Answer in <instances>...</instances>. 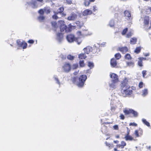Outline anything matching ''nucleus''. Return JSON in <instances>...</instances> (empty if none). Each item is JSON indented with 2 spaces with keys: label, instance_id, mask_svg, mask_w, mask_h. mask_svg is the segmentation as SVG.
Returning <instances> with one entry per match:
<instances>
[{
  "label": "nucleus",
  "instance_id": "nucleus-17",
  "mask_svg": "<svg viewBox=\"0 0 151 151\" xmlns=\"http://www.w3.org/2000/svg\"><path fill=\"white\" fill-rule=\"evenodd\" d=\"M82 30L84 32V31L86 32L85 33H83L86 36L91 35L92 34V33L91 32H89L88 31V30L86 28H83Z\"/></svg>",
  "mask_w": 151,
  "mask_h": 151
},
{
  "label": "nucleus",
  "instance_id": "nucleus-57",
  "mask_svg": "<svg viewBox=\"0 0 151 151\" xmlns=\"http://www.w3.org/2000/svg\"><path fill=\"white\" fill-rule=\"evenodd\" d=\"M91 73V71L90 70H89V69L87 70H86V73H89V74Z\"/></svg>",
  "mask_w": 151,
  "mask_h": 151
},
{
  "label": "nucleus",
  "instance_id": "nucleus-45",
  "mask_svg": "<svg viewBox=\"0 0 151 151\" xmlns=\"http://www.w3.org/2000/svg\"><path fill=\"white\" fill-rule=\"evenodd\" d=\"M146 70H144L142 72V74L143 78H145V76L146 75Z\"/></svg>",
  "mask_w": 151,
  "mask_h": 151
},
{
  "label": "nucleus",
  "instance_id": "nucleus-46",
  "mask_svg": "<svg viewBox=\"0 0 151 151\" xmlns=\"http://www.w3.org/2000/svg\"><path fill=\"white\" fill-rule=\"evenodd\" d=\"M132 33L131 32H129L127 35V37L129 38L132 35Z\"/></svg>",
  "mask_w": 151,
  "mask_h": 151
},
{
  "label": "nucleus",
  "instance_id": "nucleus-11",
  "mask_svg": "<svg viewBox=\"0 0 151 151\" xmlns=\"http://www.w3.org/2000/svg\"><path fill=\"white\" fill-rule=\"evenodd\" d=\"M125 16L127 17V19L129 20H131L132 18L131 17L130 12L128 11H125L124 12Z\"/></svg>",
  "mask_w": 151,
  "mask_h": 151
},
{
  "label": "nucleus",
  "instance_id": "nucleus-13",
  "mask_svg": "<svg viewBox=\"0 0 151 151\" xmlns=\"http://www.w3.org/2000/svg\"><path fill=\"white\" fill-rule=\"evenodd\" d=\"M110 64L111 67H115L117 65L116 59L114 58L111 59L110 61Z\"/></svg>",
  "mask_w": 151,
  "mask_h": 151
},
{
  "label": "nucleus",
  "instance_id": "nucleus-44",
  "mask_svg": "<svg viewBox=\"0 0 151 151\" xmlns=\"http://www.w3.org/2000/svg\"><path fill=\"white\" fill-rule=\"evenodd\" d=\"M38 18L40 21H42L44 20L45 17L43 16H40L38 17Z\"/></svg>",
  "mask_w": 151,
  "mask_h": 151
},
{
  "label": "nucleus",
  "instance_id": "nucleus-6",
  "mask_svg": "<svg viewBox=\"0 0 151 151\" xmlns=\"http://www.w3.org/2000/svg\"><path fill=\"white\" fill-rule=\"evenodd\" d=\"M56 39L59 43L62 42L63 40V37L62 33L58 32L56 34Z\"/></svg>",
  "mask_w": 151,
  "mask_h": 151
},
{
  "label": "nucleus",
  "instance_id": "nucleus-2",
  "mask_svg": "<svg viewBox=\"0 0 151 151\" xmlns=\"http://www.w3.org/2000/svg\"><path fill=\"white\" fill-rule=\"evenodd\" d=\"M58 24L60 25V31L62 32H69L71 30V28L70 27H67L65 24V22L62 20L58 21Z\"/></svg>",
  "mask_w": 151,
  "mask_h": 151
},
{
  "label": "nucleus",
  "instance_id": "nucleus-33",
  "mask_svg": "<svg viewBox=\"0 0 151 151\" xmlns=\"http://www.w3.org/2000/svg\"><path fill=\"white\" fill-rule=\"evenodd\" d=\"M127 66L129 67H133L134 65V63L132 62H127Z\"/></svg>",
  "mask_w": 151,
  "mask_h": 151
},
{
  "label": "nucleus",
  "instance_id": "nucleus-19",
  "mask_svg": "<svg viewBox=\"0 0 151 151\" xmlns=\"http://www.w3.org/2000/svg\"><path fill=\"white\" fill-rule=\"evenodd\" d=\"M125 139L126 141L128 140H132L133 139V138L132 137L128 135V134H127L125 136Z\"/></svg>",
  "mask_w": 151,
  "mask_h": 151
},
{
  "label": "nucleus",
  "instance_id": "nucleus-41",
  "mask_svg": "<svg viewBox=\"0 0 151 151\" xmlns=\"http://www.w3.org/2000/svg\"><path fill=\"white\" fill-rule=\"evenodd\" d=\"M51 24L52 26L54 27H56L57 26V24L55 22H51Z\"/></svg>",
  "mask_w": 151,
  "mask_h": 151
},
{
  "label": "nucleus",
  "instance_id": "nucleus-21",
  "mask_svg": "<svg viewBox=\"0 0 151 151\" xmlns=\"http://www.w3.org/2000/svg\"><path fill=\"white\" fill-rule=\"evenodd\" d=\"M115 24L114 20V19H112L111 20L109 23V25L111 27H114Z\"/></svg>",
  "mask_w": 151,
  "mask_h": 151
},
{
  "label": "nucleus",
  "instance_id": "nucleus-34",
  "mask_svg": "<svg viewBox=\"0 0 151 151\" xmlns=\"http://www.w3.org/2000/svg\"><path fill=\"white\" fill-rule=\"evenodd\" d=\"M80 66L81 67H83L84 66L85 64L83 60H80L79 62Z\"/></svg>",
  "mask_w": 151,
  "mask_h": 151
},
{
  "label": "nucleus",
  "instance_id": "nucleus-16",
  "mask_svg": "<svg viewBox=\"0 0 151 151\" xmlns=\"http://www.w3.org/2000/svg\"><path fill=\"white\" fill-rule=\"evenodd\" d=\"M92 13V11L89 9H86L83 12V14L84 16H86L90 15Z\"/></svg>",
  "mask_w": 151,
  "mask_h": 151
},
{
  "label": "nucleus",
  "instance_id": "nucleus-28",
  "mask_svg": "<svg viewBox=\"0 0 151 151\" xmlns=\"http://www.w3.org/2000/svg\"><path fill=\"white\" fill-rule=\"evenodd\" d=\"M132 109H125L124 110V112L126 115H128L131 113Z\"/></svg>",
  "mask_w": 151,
  "mask_h": 151
},
{
  "label": "nucleus",
  "instance_id": "nucleus-64",
  "mask_svg": "<svg viewBox=\"0 0 151 151\" xmlns=\"http://www.w3.org/2000/svg\"><path fill=\"white\" fill-rule=\"evenodd\" d=\"M145 56H147L149 55V53H145L144 55Z\"/></svg>",
  "mask_w": 151,
  "mask_h": 151
},
{
  "label": "nucleus",
  "instance_id": "nucleus-60",
  "mask_svg": "<svg viewBox=\"0 0 151 151\" xmlns=\"http://www.w3.org/2000/svg\"><path fill=\"white\" fill-rule=\"evenodd\" d=\"M77 66H78V65H76V64L73 65V69L76 68H77Z\"/></svg>",
  "mask_w": 151,
  "mask_h": 151
},
{
  "label": "nucleus",
  "instance_id": "nucleus-7",
  "mask_svg": "<svg viewBox=\"0 0 151 151\" xmlns=\"http://www.w3.org/2000/svg\"><path fill=\"white\" fill-rule=\"evenodd\" d=\"M66 39L68 42L70 43L73 42L75 39L74 35L72 34L68 35Z\"/></svg>",
  "mask_w": 151,
  "mask_h": 151
},
{
  "label": "nucleus",
  "instance_id": "nucleus-43",
  "mask_svg": "<svg viewBox=\"0 0 151 151\" xmlns=\"http://www.w3.org/2000/svg\"><path fill=\"white\" fill-rule=\"evenodd\" d=\"M128 29L127 28H126L125 29H124L122 32V34L123 35H124L127 32V31Z\"/></svg>",
  "mask_w": 151,
  "mask_h": 151
},
{
  "label": "nucleus",
  "instance_id": "nucleus-29",
  "mask_svg": "<svg viewBox=\"0 0 151 151\" xmlns=\"http://www.w3.org/2000/svg\"><path fill=\"white\" fill-rule=\"evenodd\" d=\"M131 113L133 115L134 117H136L138 116V113L137 112L135 111L133 109H132Z\"/></svg>",
  "mask_w": 151,
  "mask_h": 151
},
{
  "label": "nucleus",
  "instance_id": "nucleus-4",
  "mask_svg": "<svg viewBox=\"0 0 151 151\" xmlns=\"http://www.w3.org/2000/svg\"><path fill=\"white\" fill-rule=\"evenodd\" d=\"M62 68L63 71L66 73L69 72L71 70L70 65L69 63H64L62 66Z\"/></svg>",
  "mask_w": 151,
  "mask_h": 151
},
{
  "label": "nucleus",
  "instance_id": "nucleus-53",
  "mask_svg": "<svg viewBox=\"0 0 151 151\" xmlns=\"http://www.w3.org/2000/svg\"><path fill=\"white\" fill-rule=\"evenodd\" d=\"M114 128L115 130H118V127L117 125H115L113 127Z\"/></svg>",
  "mask_w": 151,
  "mask_h": 151
},
{
  "label": "nucleus",
  "instance_id": "nucleus-59",
  "mask_svg": "<svg viewBox=\"0 0 151 151\" xmlns=\"http://www.w3.org/2000/svg\"><path fill=\"white\" fill-rule=\"evenodd\" d=\"M93 10L94 11H95L97 10L96 7V6H93Z\"/></svg>",
  "mask_w": 151,
  "mask_h": 151
},
{
  "label": "nucleus",
  "instance_id": "nucleus-8",
  "mask_svg": "<svg viewBox=\"0 0 151 151\" xmlns=\"http://www.w3.org/2000/svg\"><path fill=\"white\" fill-rule=\"evenodd\" d=\"M77 17L76 14L72 13L68 17L67 19L68 20H74L76 19Z\"/></svg>",
  "mask_w": 151,
  "mask_h": 151
},
{
  "label": "nucleus",
  "instance_id": "nucleus-30",
  "mask_svg": "<svg viewBox=\"0 0 151 151\" xmlns=\"http://www.w3.org/2000/svg\"><path fill=\"white\" fill-rule=\"evenodd\" d=\"M54 78L55 80V81H56V83L58 84L59 86H60V83L58 79L57 76H54Z\"/></svg>",
  "mask_w": 151,
  "mask_h": 151
},
{
  "label": "nucleus",
  "instance_id": "nucleus-35",
  "mask_svg": "<svg viewBox=\"0 0 151 151\" xmlns=\"http://www.w3.org/2000/svg\"><path fill=\"white\" fill-rule=\"evenodd\" d=\"M89 0H85L84 2V4L86 6H88L90 4V2Z\"/></svg>",
  "mask_w": 151,
  "mask_h": 151
},
{
  "label": "nucleus",
  "instance_id": "nucleus-40",
  "mask_svg": "<svg viewBox=\"0 0 151 151\" xmlns=\"http://www.w3.org/2000/svg\"><path fill=\"white\" fill-rule=\"evenodd\" d=\"M45 12L46 14H48L50 13V11L49 8H44Z\"/></svg>",
  "mask_w": 151,
  "mask_h": 151
},
{
  "label": "nucleus",
  "instance_id": "nucleus-58",
  "mask_svg": "<svg viewBox=\"0 0 151 151\" xmlns=\"http://www.w3.org/2000/svg\"><path fill=\"white\" fill-rule=\"evenodd\" d=\"M115 107H112V106H111V110L112 111H114V110H115Z\"/></svg>",
  "mask_w": 151,
  "mask_h": 151
},
{
  "label": "nucleus",
  "instance_id": "nucleus-15",
  "mask_svg": "<svg viewBox=\"0 0 151 151\" xmlns=\"http://www.w3.org/2000/svg\"><path fill=\"white\" fill-rule=\"evenodd\" d=\"M118 50L123 53H125L127 52L128 50V48L126 47H119L118 48Z\"/></svg>",
  "mask_w": 151,
  "mask_h": 151
},
{
  "label": "nucleus",
  "instance_id": "nucleus-55",
  "mask_svg": "<svg viewBox=\"0 0 151 151\" xmlns=\"http://www.w3.org/2000/svg\"><path fill=\"white\" fill-rule=\"evenodd\" d=\"M61 57L63 59H64L66 58V56L65 55H60Z\"/></svg>",
  "mask_w": 151,
  "mask_h": 151
},
{
  "label": "nucleus",
  "instance_id": "nucleus-10",
  "mask_svg": "<svg viewBox=\"0 0 151 151\" xmlns=\"http://www.w3.org/2000/svg\"><path fill=\"white\" fill-rule=\"evenodd\" d=\"M29 5L33 8H36L38 7V5L37 4V2L36 1H32L30 2L29 3Z\"/></svg>",
  "mask_w": 151,
  "mask_h": 151
},
{
  "label": "nucleus",
  "instance_id": "nucleus-48",
  "mask_svg": "<svg viewBox=\"0 0 151 151\" xmlns=\"http://www.w3.org/2000/svg\"><path fill=\"white\" fill-rule=\"evenodd\" d=\"M120 119L122 120H124V116L122 114H121L120 116Z\"/></svg>",
  "mask_w": 151,
  "mask_h": 151
},
{
  "label": "nucleus",
  "instance_id": "nucleus-14",
  "mask_svg": "<svg viewBox=\"0 0 151 151\" xmlns=\"http://www.w3.org/2000/svg\"><path fill=\"white\" fill-rule=\"evenodd\" d=\"M92 48L90 46H87L83 49L85 53L88 54L89 52L92 51Z\"/></svg>",
  "mask_w": 151,
  "mask_h": 151
},
{
  "label": "nucleus",
  "instance_id": "nucleus-23",
  "mask_svg": "<svg viewBox=\"0 0 151 151\" xmlns=\"http://www.w3.org/2000/svg\"><path fill=\"white\" fill-rule=\"evenodd\" d=\"M142 121L144 124H145L147 127H149L150 126V123L147 121L145 119H142Z\"/></svg>",
  "mask_w": 151,
  "mask_h": 151
},
{
  "label": "nucleus",
  "instance_id": "nucleus-62",
  "mask_svg": "<svg viewBox=\"0 0 151 151\" xmlns=\"http://www.w3.org/2000/svg\"><path fill=\"white\" fill-rule=\"evenodd\" d=\"M77 34L78 35H81V31H78L77 32Z\"/></svg>",
  "mask_w": 151,
  "mask_h": 151
},
{
  "label": "nucleus",
  "instance_id": "nucleus-51",
  "mask_svg": "<svg viewBox=\"0 0 151 151\" xmlns=\"http://www.w3.org/2000/svg\"><path fill=\"white\" fill-rule=\"evenodd\" d=\"M76 42L78 45H79L81 42V40L80 39H78L76 40Z\"/></svg>",
  "mask_w": 151,
  "mask_h": 151
},
{
  "label": "nucleus",
  "instance_id": "nucleus-37",
  "mask_svg": "<svg viewBox=\"0 0 151 151\" xmlns=\"http://www.w3.org/2000/svg\"><path fill=\"white\" fill-rule=\"evenodd\" d=\"M115 56L117 59H119L121 57V55L119 53H117L115 54Z\"/></svg>",
  "mask_w": 151,
  "mask_h": 151
},
{
  "label": "nucleus",
  "instance_id": "nucleus-38",
  "mask_svg": "<svg viewBox=\"0 0 151 151\" xmlns=\"http://www.w3.org/2000/svg\"><path fill=\"white\" fill-rule=\"evenodd\" d=\"M64 10V8L62 7H60L58 10V13H61L63 12Z\"/></svg>",
  "mask_w": 151,
  "mask_h": 151
},
{
  "label": "nucleus",
  "instance_id": "nucleus-32",
  "mask_svg": "<svg viewBox=\"0 0 151 151\" xmlns=\"http://www.w3.org/2000/svg\"><path fill=\"white\" fill-rule=\"evenodd\" d=\"M125 59L128 60H130L132 58L130 55L129 54H127L125 55Z\"/></svg>",
  "mask_w": 151,
  "mask_h": 151
},
{
  "label": "nucleus",
  "instance_id": "nucleus-54",
  "mask_svg": "<svg viewBox=\"0 0 151 151\" xmlns=\"http://www.w3.org/2000/svg\"><path fill=\"white\" fill-rule=\"evenodd\" d=\"M52 18L53 19H57L58 18V17L56 15H53L52 16Z\"/></svg>",
  "mask_w": 151,
  "mask_h": 151
},
{
  "label": "nucleus",
  "instance_id": "nucleus-12",
  "mask_svg": "<svg viewBox=\"0 0 151 151\" xmlns=\"http://www.w3.org/2000/svg\"><path fill=\"white\" fill-rule=\"evenodd\" d=\"M111 78L112 79L111 80H114L115 82H118L117 75L115 73H112L110 75Z\"/></svg>",
  "mask_w": 151,
  "mask_h": 151
},
{
  "label": "nucleus",
  "instance_id": "nucleus-39",
  "mask_svg": "<svg viewBox=\"0 0 151 151\" xmlns=\"http://www.w3.org/2000/svg\"><path fill=\"white\" fill-rule=\"evenodd\" d=\"M140 47H137L135 50L134 52L137 53H138L140 52Z\"/></svg>",
  "mask_w": 151,
  "mask_h": 151
},
{
  "label": "nucleus",
  "instance_id": "nucleus-26",
  "mask_svg": "<svg viewBox=\"0 0 151 151\" xmlns=\"http://www.w3.org/2000/svg\"><path fill=\"white\" fill-rule=\"evenodd\" d=\"M88 66L91 69L93 68L94 65L93 62L89 61L88 62Z\"/></svg>",
  "mask_w": 151,
  "mask_h": 151
},
{
  "label": "nucleus",
  "instance_id": "nucleus-56",
  "mask_svg": "<svg viewBox=\"0 0 151 151\" xmlns=\"http://www.w3.org/2000/svg\"><path fill=\"white\" fill-rule=\"evenodd\" d=\"M28 42L29 43L33 44L34 42V41L32 40H29L28 41Z\"/></svg>",
  "mask_w": 151,
  "mask_h": 151
},
{
  "label": "nucleus",
  "instance_id": "nucleus-52",
  "mask_svg": "<svg viewBox=\"0 0 151 151\" xmlns=\"http://www.w3.org/2000/svg\"><path fill=\"white\" fill-rule=\"evenodd\" d=\"M135 134L136 135L137 137H138L139 136V135L138 133V131L137 130H136L134 132Z\"/></svg>",
  "mask_w": 151,
  "mask_h": 151
},
{
  "label": "nucleus",
  "instance_id": "nucleus-3",
  "mask_svg": "<svg viewBox=\"0 0 151 151\" xmlns=\"http://www.w3.org/2000/svg\"><path fill=\"white\" fill-rule=\"evenodd\" d=\"M87 78V76L85 75L80 76L79 78V82L77 84V86L79 87H83Z\"/></svg>",
  "mask_w": 151,
  "mask_h": 151
},
{
  "label": "nucleus",
  "instance_id": "nucleus-20",
  "mask_svg": "<svg viewBox=\"0 0 151 151\" xmlns=\"http://www.w3.org/2000/svg\"><path fill=\"white\" fill-rule=\"evenodd\" d=\"M126 145V142L123 141H122L121 142V144L117 145V146L119 147H121V148H123L124 146H125Z\"/></svg>",
  "mask_w": 151,
  "mask_h": 151
},
{
  "label": "nucleus",
  "instance_id": "nucleus-9",
  "mask_svg": "<svg viewBox=\"0 0 151 151\" xmlns=\"http://www.w3.org/2000/svg\"><path fill=\"white\" fill-rule=\"evenodd\" d=\"M118 82H115L114 81L111 80L109 83V86L112 89H114L116 87V84Z\"/></svg>",
  "mask_w": 151,
  "mask_h": 151
},
{
  "label": "nucleus",
  "instance_id": "nucleus-1",
  "mask_svg": "<svg viewBox=\"0 0 151 151\" xmlns=\"http://www.w3.org/2000/svg\"><path fill=\"white\" fill-rule=\"evenodd\" d=\"M126 81V79L122 83L121 85V92L122 95L123 97L130 95L132 94V90L129 89L130 86L128 85L127 83H125Z\"/></svg>",
  "mask_w": 151,
  "mask_h": 151
},
{
  "label": "nucleus",
  "instance_id": "nucleus-31",
  "mask_svg": "<svg viewBox=\"0 0 151 151\" xmlns=\"http://www.w3.org/2000/svg\"><path fill=\"white\" fill-rule=\"evenodd\" d=\"M67 58L69 60H73L74 59L75 56H72L71 55H69L67 56Z\"/></svg>",
  "mask_w": 151,
  "mask_h": 151
},
{
  "label": "nucleus",
  "instance_id": "nucleus-49",
  "mask_svg": "<svg viewBox=\"0 0 151 151\" xmlns=\"http://www.w3.org/2000/svg\"><path fill=\"white\" fill-rule=\"evenodd\" d=\"M143 83L142 82H140L139 85V86L140 88H141L143 87Z\"/></svg>",
  "mask_w": 151,
  "mask_h": 151
},
{
  "label": "nucleus",
  "instance_id": "nucleus-25",
  "mask_svg": "<svg viewBox=\"0 0 151 151\" xmlns=\"http://www.w3.org/2000/svg\"><path fill=\"white\" fill-rule=\"evenodd\" d=\"M86 57V55L84 53H81L79 55L78 58L80 59H85Z\"/></svg>",
  "mask_w": 151,
  "mask_h": 151
},
{
  "label": "nucleus",
  "instance_id": "nucleus-50",
  "mask_svg": "<svg viewBox=\"0 0 151 151\" xmlns=\"http://www.w3.org/2000/svg\"><path fill=\"white\" fill-rule=\"evenodd\" d=\"M67 3L69 4L72 3V0H65Z\"/></svg>",
  "mask_w": 151,
  "mask_h": 151
},
{
  "label": "nucleus",
  "instance_id": "nucleus-27",
  "mask_svg": "<svg viewBox=\"0 0 151 151\" xmlns=\"http://www.w3.org/2000/svg\"><path fill=\"white\" fill-rule=\"evenodd\" d=\"M105 144L106 146L108 147L109 149H111V148H113L114 146L113 144H109V143H108L106 142H105Z\"/></svg>",
  "mask_w": 151,
  "mask_h": 151
},
{
  "label": "nucleus",
  "instance_id": "nucleus-24",
  "mask_svg": "<svg viewBox=\"0 0 151 151\" xmlns=\"http://www.w3.org/2000/svg\"><path fill=\"white\" fill-rule=\"evenodd\" d=\"M137 41V39L135 37L131 38L130 40V43L131 44H135Z\"/></svg>",
  "mask_w": 151,
  "mask_h": 151
},
{
  "label": "nucleus",
  "instance_id": "nucleus-61",
  "mask_svg": "<svg viewBox=\"0 0 151 151\" xmlns=\"http://www.w3.org/2000/svg\"><path fill=\"white\" fill-rule=\"evenodd\" d=\"M140 59H141L142 61L143 60H146V58H144L143 57H140L139 58Z\"/></svg>",
  "mask_w": 151,
  "mask_h": 151
},
{
  "label": "nucleus",
  "instance_id": "nucleus-5",
  "mask_svg": "<svg viewBox=\"0 0 151 151\" xmlns=\"http://www.w3.org/2000/svg\"><path fill=\"white\" fill-rule=\"evenodd\" d=\"M17 45L19 47H22L23 49H25L27 47V44L22 40H18L17 41Z\"/></svg>",
  "mask_w": 151,
  "mask_h": 151
},
{
  "label": "nucleus",
  "instance_id": "nucleus-42",
  "mask_svg": "<svg viewBox=\"0 0 151 151\" xmlns=\"http://www.w3.org/2000/svg\"><path fill=\"white\" fill-rule=\"evenodd\" d=\"M45 12L44 9H40L39 11V13L41 14H43Z\"/></svg>",
  "mask_w": 151,
  "mask_h": 151
},
{
  "label": "nucleus",
  "instance_id": "nucleus-36",
  "mask_svg": "<svg viewBox=\"0 0 151 151\" xmlns=\"http://www.w3.org/2000/svg\"><path fill=\"white\" fill-rule=\"evenodd\" d=\"M139 60L138 61V65L140 67L143 66L142 60L139 58Z\"/></svg>",
  "mask_w": 151,
  "mask_h": 151
},
{
  "label": "nucleus",
  "instance_id": "nucleus-22",
  "mask_svg": "<svg viewBox=\"0 0 151 151\" xmlns=\"http://www.w3.org/2000/svg\"><path fill=\"white\" fill-rule=\"evenodd\" d=\"M144 23L145 24L147 25L149 23V17L148 16L145 17L144 18Z\"/></svg>",
  "mask_w": 151,
  "mask_h": 151
},
{
  "label": "nucleus",
  "instance_id": "nucleus-47",
  "mask_svg": "<svg viewBox=\"0 0 151 151\" xmlns=\"http://www.w3.org/2000/svg\"><path fill=\"white\" fill-rule=\"evenodd\" d=\"M129 125L137 126V124L134 122L130 123L129 124Z\"/></svg>",
  "mask_w": 151,
  "mask_h": 151
},
{
  "label": "nucleus",
  "instance_id": "nucleus-63",
  "mask_svg": "<svg viewBox=\"0 0 151 151\" xmlns=\"http://www.w3.org/2000/svg\"><path fill=\"white\" fill-rule=\"evenodd\" d=\"M114 142L115 143H116V144H118V143H119V141L117 140H116V141H114Z\"/></svg>",
  "mask_w": 151,
  "mask_h": 151
},
{
  "label": "nucleus",
  "instance_id": "nucleus-18",
  "mask_svg": "<svg viewBox=\"0 0 151 151\" xmlns=\"http://www.w3.org/2000/svg\"><path fill=\"white\" fill-rule=\"evenodd\" d=\"M148 93L147 89V88L144 89L142 91V95L143 97L146 96Z\"/></svg>",
  "mask_w": 151,
  "mask_h": 151
}]
</instances>
